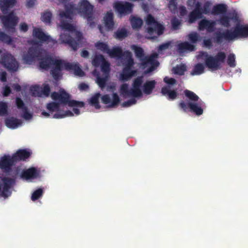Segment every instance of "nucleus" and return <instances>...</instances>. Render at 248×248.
Listing matches in <instances>:
<instances>
[{
  "mask_svg": "<svg viewBox=\"0 0 248 248\" xmlns=\"http://www.w3.org/2000/svg\"><path fill=\"white\" fill-rule=\"evenodd\" d=\"M171 24L174 29H176L180 24V22L176 18L173 19L171 20Z\"/></svg>",
  "mask_w": 248,
  "mask_h": 248,
  "instance_id": "nucleus-44",
  "label": "nucleus"
},
{
  "mask_svg": "<svg viewBox=\"0 0 248 248\" xmlns=\"http://www.w3.org/2000/svg\"><path fill=\"white\" fill-rule=\"evenodd\" d=\"M185 94L190 100L188 103L186 104L181 102L180 106L185 111L190 108L192 111L197 115L202 114L203 112L202 109L204 104L201 101L198 100V96L194 93L188 90L185 91Z\"/></svg>",
  "mask_w": 248,
  "mask_h": 248,
  "instance_id": "nucleus-10",
  "label": "nucleus"
},
{
  "mask_svg": "<svg viewBox=\"0 0 248 248\" xmlns=\"http://www.w3.org/2000/svg\"><path fill=\"white\" fill-rule=\"evenodd\" d=\"M156 84V82L155 80H147L143 83V78L141 76L137 77L133 80L131 87L126 83L122 84L119 89L120 95L124 98H130L124 102L122 106L130 107L135 104L137 99L141 98L143 94H150Z\"/></svg>",
  "mask_w": 248,
  "mask_h": 248,
  "instance_id": "nucleus-4",
  "label": "nucleus"
},
{
  "mask_svg": "<svg viewBox=\"0 0 248 248\" xmlns=\"http://www.w3.org/2000/svg\"><path fill=\"white\" fill-rule=\"evenodd\" d=\"M94 46L97 50L108 54L111 58L120 59L122 57V62L124 68L120 74V80L127 81L137 73V70L134 69L135 63L130 52L127 51L123 53L121 48L118 46L110 49L107 43L101 41L97 42Z\"/></svg>",
  "mask_w": 248,
  "mask_h": 248,
  "instance_id": "nucleus-5",
  "label": "nucleus"
},
{
  "mask_svg": "<svg viewBox=\"0 0 248 248\" xmlns=\"http://www.w3.org/2000/svg\"><path fill=\"white\" fill-rule=\"evenodd\" d=\"M0 40L8 44H10L11 42V38L1 31H0Z\"/></svg>",
  "mask_w": 248,
  "mask_h": 248,
  "instance_id": "nucleus-40",
  "label": "nucleus"
},
{
  "mask_svg": "<svg viewBox=\"0 0 248 248\" xmlns=\"http://www.w3.org/2000/svg\"><path fill=\"white\" fill-rule=\"evenodd\" d=\"M51 97L54 102L47 104L46 108L47 111L43 110L41 112V116L43 117L62 119L74 115H78L80 112V109L84 107L83 102L71 100L69 94L63 89L53 93Z\"/></svg>",
  "mask_w": 248,
  "mask_h": 248,
  "instance_id": "nucleus-3",
  "label": "nucleus"
},
{
  "mask_svg": "<svg viewBox=\"0 0 248 248\" xmlns=\"http://www.w3.org/2000/svg\"><path fill=\"white\" fill-rule=\"evenodd\" d=\"M43 194V190L42 189H38L35 190L32 194L31 196V200L33 201L38 199L41 196H42Z\"/></svg>",
  "mask_w": 248,
  "mask_h": 248,
  "instance_id": "nucleus-39",
  "label": "nucleus"
},
{
  "mask_svg": "<svg viewBox=\"0 0 248 248\" xmlns=\"http://www.w3.org/2000/svg\"><path fill=\"white\" fill-rule=\"evenodd\" d=\"M248 36V26L239 24H237L236 27L233 30L225 31L219 30L215 33V39L217 42H221L223 40H233Z\"/></svg>",
  "mask_w": 248,
  "mask_h": 248,
  "instance_id": "nucleus-8",
  "label": "nucleus"
},
{
  "mask_svg": "<svg viewBox=\"0 0 248 248\" xmlns=\"http://www.w3.org/2000/svg\"><path fill=\"white\" fill-rule=\"evenodd\" d=\"M204 66L201 63H198L194 66L191 74L192 75H199L204 72Z\"/></svg>",
  "mask_w": 248,
  "mask_h": 248,
  "instance_id": "nucleus-30",
  "label": "nucleus"
},
{
  "mask_svg": "<svg viewBox=\"0 0 248 248\" xmlns=\"http://www.w3.org/2000/svg\"><path fill=\"white\" fill-rule=\"evenodd\" d=\"M188 7H195V9L189 15V22L193 23L197 19L202 18V13L200 11L201 3L197 0H187Z\"/></svg>",
  "mask_w": 248,
  "mask_h": 248,
  "instance_id": "nucleus-18",
  "label": "nucleus"
},
{
  "mask_svg": "<svg viewBox=\"0 0 248 248\" xmlns=\"http://www.w3.org/2000/svg\"><path fill=\"white\" fill-rule=\"evenodd\" d=\"M102 102L108 107H116L120 102V98L116 93L106 94L101 97Z\"/></svg>",
  "mask_w": 248,
  "mask_h": 248,
  "instance_id": "nucleus-22",
  "label": "nucleus"
},
{
  "mask_svg": "<svg viewBox=\"0 0 248 248\" xmlns=\"http://www.w3.org/2000/svg\"><path fill=\"white\" fill-rule=\"evenodd\" d=\"M16 2V0H0V8L2 13L6 14L8 9L13 7Z\"/></svg>",
  "mask_w": 248,
  "mask_h": 248,
  "instance_id": "nucleus-26",
  "label": "nucleus"
},
{
  "mask_svg": "<svg viewBox=\"0 0 248 248\" xmlns=\"http://www.w3.org/2000/svg\"><path fill=\"white\" fill-rule=\"evenodd\" d=\"M93 10V6L87 0H81L77 7L71 4L65 5V13L61 12L59 14L60 23L58 27L61 29L59 40L62 43L68 44L74 50L85 45V39L69 22L72 15L78 13L86 18L90 26L93 27L92 20L94 19Z\"/></svg>",
  "mask_w": 248,
  "mask_h": 248,
  "instance_id": "nucleus-2",
  "label": "nucleus"
},
{
  "mask_svg": "<svg viewBox=\"0 0 248 248\" xmlns=\"http://www.w3.org/2000/svg\"><path fill=\"white\" fill-rule=\"evenodd\" d=\"M100 96V94L99 93H96L93 95L90 100V104L96 108H100L99 105V99Z\"/></svg>",
  "mask_w": 248,
  "mask_h": 248,
  "instance_id": "nucleus-33",
  "label": "nucleus"
},
{
  "mask_svg": "<svg viewBox=\"0 0 248 248\" xmlns=\"http://www.w3.org/2000/svg\"><path fill=\"white\" fill-rule=\"evenodd\" d=\"M225 58L226 55L223 52H219L214 56L209 55L206 52H201L197 57L199 60L204 61L207 67L212 71L220 69L224 62Z\"/></svg>",
  "mask_w": 248,
  "mask_h": 248,
  "instance_id": "nucleus-9",
  "label": "nucleus"
},
{
  "mask_svg": "<svg viewBox=\"0 0 248 248\" xmlns=\"http://www.w3.org/2000/svg\"><path fill=\"white\" fill-rule=\"evenodd\" d=\"M127 32L125 29H121L118 30L115 33V38L119 39H122L125 37L127 35Z\"/></svg>",
  "mask_w": 248,
  "mask_h": 248,
  "instance_id": "nucleus-36",
  "label": "nucleus"
},
{
  "mask_svg": "<svg viewBox=\"0 0 248 248\" xmlns=\"http://www.w3.org/2000/svg\"><path fill=\"white\" fill-rule=\"evenodd\" d=\"M11 93V90L10 87L6 85H5L3 88L2 91L1 92L2 95L4 97L8 96Z\"/></svg>",
  "mask_w": 248,
  "mask_h": 248,
  "instance_id": "nucleus-43",
  "label": "nucleus"
},
{
  "mask_svg": "<svg viewBox=\"0 0 248 248\" xmlns=\"http://www.w3.org/2000/svg\"><path fill=\"white\" fill-rule=\"evenodd\" d=\"M0 18L5 28L9 31L11 30V31L13 32L18 21L17 17L12 13L8 16H1Z\"/></svg>",
  "mask_w": 248,
  "mask_h": 248,
  "instance_id": "nucleus-21",
  "label": "nucleus"
},
{
  "mask_svg": "<svg viewBox=\"0 0 248 248\" xmlns=\"http://www.w3.org/2000/svg\"><path fill=\"white\" fill-rule=\"evenodd\" d=\"M12 87L14 90H16V91H19L21 89V87L20 85H19L18 84H13L12 85Z\"/></svg>",
  "mask_w": 248,
  "mask_h": 248,
  "instance_id": "nucleus-52",
  "label": "nucleus"
},
{
  "mask_svg": "<svg viewBox=\"0 0 248 248\" xmlns=\"http://www.w3.org/2000/svg\"><path fill=\"white\" fill-rule=\"evenodd\" d=\"M176 0H168V7L172 13H175L177 11Z\"/></svg>",
  "mask_w": 248,
  "mask_h": 248,
  "instance_id": "nucleus-38",
  "label": "nucleus"
},
{
  "mask_svg": "<svg viewBox=\"0 0 248 248\" xmlns=\"http://www.w3.org/2000/svg\"><path fill=\"white\" fill-rule=\"evenodd\" d=\"M78 88L80 91H86L88 89L89 86L85 83H81L78 86Z\"/></svg>",
  "mask_w": 248,
  "mask_h": 248,
  "instance_id": "nucleus-47",
  "label": "nucleus"
},
{
  "mask_svg": "<svg viewBox=\"0 0 248 248\" xmlns=\"http://www.w3.org/2000/svg\"><path fill=\"white\" fill-rule=\"evenodd\" d=\"M52 18V13L49 11H45L42 13L41 19L45 24H49Z\"/></svg>",
  "mask_w": 248,
  "mask_h": 248,
  "instance_id": "nucleus-32",
  "label": "nucleus"
},
{
  "mask_svg": "<svg viewBox=\"0 0 248 248\" xmlns=\"http://www.w3.org/2000/svg\"><path fill=\"white\" fill-rule=\"evenodd\" d=\"M0 63L12 71H16L18 68V63L14 56L5 50H0Z\"/></svg>",
  "mask_w": 248,
  "mask_h": 248,
  "instance_id": "nucleus-14",
  "label": "nucleus"
},
{
  "mask_svg": "<svg viewBox=\"0 0 248 248\" xmlns=\"http://www.w3.org/2000/svg\"><path fill=\"white\" fill-rule=\"evenodd\" d=\"M88 55H89V53L87 50H84L82 51V52L81 53V57H82L83 58H86L88 56Z\"/></svg>",
  "mask_w": 248,
  "mask_h": 248,
  "instance_id": "nucleus-51",
  "label": "nucleus"
},
{
  "mask_svg": "<svg viewBox=\"0 0 248 248\" xmlns=\"http://www.w3.org/2000/svg\"><path fill=\"white\" fill-rule=\"evenodd\" d=\"M16 104L22 117L26 120H30L32 118V113L28 110L24 102L19 97L16 98Z\"/></svg>",
  "mask_w": 248,
  "mask_h": 248,
  "instance_id": "nucleus-23",
  "label": "nucleus"
},
{
  "mask_svg": "<svg viewBox=\"0 0 248 248\" xmlns=\"http://www.w3.org/2000/svg\"><path fill=\"white\" fill-rule=\"evenodd\" d=\"M20 30L23 32H26L28 30V26L25 23H22L20 24Z\"/></svg>",
  "mask_w": 248,
  "mask_h": 248,
  "instance_id": "nucleus-45",
  "label": "nucleus"
},
{
  "mask_svg": "<svg viewBox=\"0 0 248 248\" xmlns=\"http://www.w3.org/2000/svg\"><path fill=\"white\" fill-rule=\"evenodd\" d=\"M179 11L181 16H184L186 14V9L184 6L180 7Z\"/></svg>",
  "mask_w": 248,
  "mask_h": 248,
  "instance_id": "nucleus-46",
  "label": "nucleus"
},
{
  "mask_svg": "<svg viewBox=\"0 0 248 248\" xmlns=\"http://www.w3.org/2000/svg\"><path fill=\"white\" fill-rule=\"evenodd\" d=\"M186 65L181 64L179 65H177L176 67H174L172 69L173 72L175 74L179 75H182L184 74V72L186 71Z\"/></svg>",
  "mask_w": 248,
  "mask_h": 248,
  "instance_id": "nucleus-34",
  "label": "nucleus"
},
{
  "mask_svg": "<svg viewBox=\"0 0 248 248\" xmlns=\"http://www.w3.org/2000/svg\"><path fill=\"white\" fill-rule=\"evenodd\" d=\"M30 91L34 96H48L49 94L50 88L48 85L45 83L41 87L38 85L31 86Z\"/></svg>",
  "mask_w": 248,
  "mask_h": 248,
  "instance_id": "nucleus-20",
  "label": "nucleus"
},
{
  "mask_svg": "<svg viewBox=\"0 0 248 248\" xmlns=\"http://www.w3.org/2000/svg\"><path fill=\"white\" fill-rule=\"evenodd\" d=\"M164 81L167 85L162 88V93L169 99H175L177 96V93L174 90L172 89V87L175 84V80L173 78L166 77L164 78Z\"/></svg>",
  "mask_w": 248,
  "mask_h": 248,
  "instance_id": "nucleus-15",
  "label": "nucleus"
},
{
  "mask_svg": "<svg viewBox=\"0 0 248 248\" xmlns=\"http://www.w3.org/2000/svg\"><path fill=\"white\" fill-rule=\"evenodd\" d=\"M170 42H168L160 46L158 49L159 54L163 53L165 50L169 48L170 46Z\"/></svg>",
  "mask_w": 248,
  "mask_h": 248,
  "instance_id": "nucleus-41",
  "label": "nucleus"
},
{
  "mask_svg": "<svg viewBox=\"0 0 248 248\" xmlns=\"http://www.w3.org/2000/svg\"><path fill=\"white\" fill-rule=\"evenodd\" d=\"M5 124L8 127L15 129L21 125L22 121L20 120L11 117L5 120Z\"/></svg>",
  "mask_w": 248,
  "mask_h": 248,
  "instance_id": "nucleus-27",
  "label": "nucleus"
},
{
  "mask_svg": "<svg viewBox=\"0 0 248 248\" xmlns=\"http://www.w3.org/2000/svg\"><path fill=\"white\" fill-rule=\"evenodd\" d=\"M8 106L6 102H0V116H4L7 114Z\"/></svg>",
  "mask_w": 248,
  "mask_h": 248,
  "instance_id": "nucleus-35",
  "label": "nucleus"
},
{
  "mask_svg": "<svg viewBox=\"0 0 248 248\" xmlns=\"http://www.w3.org/2000/svg\"><path fill=\"white\" fill-rule=\"evenodd\" d=\"M2 186H0V195L4 197L11 194L10 187L14 183V179L5 177L2 179Z\"/></svg>",
  "mask_w": 248,
  "mask_h": 248,
  "instance_id": "nucleus-24",
  "label": "nucleus"
},
{
  "mask_svg": "<svg viewBox=\"0 0 248 248\" xmlns=\"http://www.w3.org/2000/svg\"><path fill=\"white\" fill-rule=\"evenodd\" d=\"M104 27H99L100 32L106 35L105 31H111L114 27L113 14L112 12H107L104 17Z\"/></svg>",
  "mask_w": 248,
  "mask_h": 248,
  "instance_id": "nucleus-19",
  "label": "nucleus"
},
{
  "mask_svg": "<svg viewBox=\"0 0 248 248\" xmlns=\"http://www.w3.org/2000/svg\"><path fill=\"white\" fill-rule=\"evenodd\" d=\"M194 46L187 42L181 43L178 45V49L180 53L191 51L194 49Z\"/></svg>",
  "mask_w": 248,
  "mask_h": 248,
  "instance_id": "nucleus-28",
  "label": "nucleus"
},
{
  "mask_svg": "<svg viewBox=\"0 0 248 248\" xmlns=\"http://www.w3.org/2000/svg\"><path fill=\"white\" fill-rule=\"evenodd\" d=\"M227 63L231 67H235V57L233 54H230L227 58Z\"/></svg>",
  "mask_w": 248,
  "mask_h": 248,
  "instance_id": "nucleus-37",
  "label": "nucleus"
},
{
  "mask_svg": "<svg viewBox=\"0 0 248 248\" xmlns=\"http://www.w3.org/2000/svg\"><path fill=\"white\" fill-rule=\"evenodd\" d=\"M211 5L212 3L210 1H206L202 8H200V11L202 13V14L208 15L211 14Z\"/></svg>",
  "mask_w": 248,
  "mask_h": 248,
  "instance_id": "nucleus-31",
  "label": "nucleus"
},
{
  "mask_svg": "<svg viewBox=\"0 0 248 248\" xmlns=\"http://www.w3.org/2000/svg\"><path fill=\"white\" fill-rule=\"evenodd\" d=\"M130 22L133 29L135 30L140 28L143 23L142 19L136 16H131Z\"/></svg>",
  "mask_w": 248,
  "mask_h": 248,
  "instance_id": "nucleus-29",
  "label": "nucleus"
},
{
  "mask_svg": "<svg viewBox=\"0 0 248 248\" xmlns=\"http://www.w3.org/2000/svg\"><path fill=\"white\" fill-rule=\"evenodd\" d=\"M131 48L135 52L136 57L140 62L139 69L146 74L155 70L158 66L159 62L156 60L157 54L153 53L150 56H144L143 50L135 45L131 46Z\"/></svg>",
  "mask_w": 248,
  "mask_h": 248,
  "instance_id": "nucleus-7",
  "label": "nucleus"
},
{
  "mask_svg": "<svg viewBox=\"0 0 248 248\" xmlns=\"http://www.w3.org/2000/svg\"><path fill=\"white\" fill-rule=\"evenodd\" d=\"M35 3V0H27L26 6L28 7L32 6Z\"/></svg>",
  "mask_w": 248,
  "mask_h": 248,
  "instance_id": "nucleus-50",
  "label": "nucleus"
},
{
  "mask_svg": "<svg viewBox=\"0 0 248 248\" xmlns=\"http://www.w3.org/2000/svg\"><path fill=\"white\" fill-rule=\"evenodd\" d=\"M99 2H102V1H103L104 0H98Z\"/></svg>",
  "mask_w": 248,
  "mask_h": 248,
  "instance_id": "nucleus-54",
  "label": "nucleus"
},
{
  "mask_svg": "<svg viewBox=\"0 0 248 248\" xmlns=\"http://www.w3.org/2000/svg\"><path fill=\"white\" fill-rule=\"evenodd\" d=\"M15 174H19L23 179L30 181L40 177V171L35 168H31L22 171L17 169Z\"/></svg>",
  "mask_w": 248,
  "mask_h": 248,
  "instance_id": "nucleus-16",
  "label": "nucleus"
},
{
  "mask_svg": "<svg viewBox=\"0 0 248 248\" xmlns=\"http://www.w3.org/2000/svg\"><path fill=\"white\" fill-rule=\"evenodd\" d=\"M92 64L95 67L101 66L102 77L96 74V71L93 72V75L96 77V82L99 87L102 89L107 86L108 91H114L115 90L116 84L112 82L107 83V80L109 73V64L101 55H96L92 60Z\"/></svg>",
  "mask_w": 248,
  "mask_h": 248,
  "instance_id": "nucleus-6",
  "label": "nucleus"
},
{
  "mask_svg": "<svg viewBox=\"0 0 248 248\" xmlns=\"http://www.w3.org/2000/svg\"><path fill=\"white\" fill-rule=\"evenodd\" d=\"M216 25V21L203 19L199 23V30L201 31L206 30L208 32H214L215 31Z\"/></svg>",
  "mask_w": 248,
  "mask_h": 248,
  "instance_id": "nucleus-25",
  "label": "nucleus"
},
{
  "mask_svg": "<svg viewBox=\"0 0 248 248\" xmlns=\"http://www.w3.org/2000/svg\"><path fill=\"white\" fill-rule=\"evenodd\" d=\"M142 9L144 10V11H145V12H147V6L143 4L142 5Z\"/></svg>",
  "mask_w": 248,
  "mask_h": 248,
  "instance_id": "nucleus-53",
  "label": "nucleus"
},
{
  "mask_svg": "<svg viewBox=\"0 0 248 248\" xmlns=\"http://www.w3.org/2000/svg\"><path fill=\"white\" fill-rule=\"evenodd\" d=\"M31 154L29 150H19L12 156H4L0 159V168L4 171H7L15 162L25 160L29 157Z\"/></svg>",
  "mask_w": 248,
  "mask_h": 248,
  "instance_id": "nucleus-11",
  "label": "nucleus"
},
{
  "mask_svg": "<svg viewBox=\"0 0 248 248\" xmlns=\"http://www.w3.org/2000/svg\"><path fill=\"white\" fill-rule=\"evenodd\" d=\"M0 80L2 82H5L6 81V74L3 72L0 74Z\"/></svg>",
  "mask_w": 248,
  "mask_h": 248,
  "instance_id": "nucleus-49",
  "label": "nucleus"
},
{
  "mask_svg": "<svg viewBox=\"0 0 248 248\" xmlns=\"http://www.w3.org/2000/svg\"><path fill=\"white\" fill-rule=\"evenodd\" d=\"M204 45L206 47H210L212 45V42L210 39H204L203 40Z\"/></svg>",
  "mask_w": 248,
  "mask_h": 248,
  "instance_id": "nucleus-48",
  "label": "nucleus"
},
{
  "mask_svg": "<svg viewBox=\"0 0 248 248\" xmlns=\"http://www.w3.org/2000/svg\"><path fill=\"white\" fill-rule=\"evenodd\" d=\"M199 37V34L196 32H192L188 34V39L192 43H195Z\"/></svg>",
  "mask_w": 248,
  "mask_h": 248,
  "instance_id": "nucleus-42",
  "label": "nucleus"
},
{
  "mask_svg": "<svg viewBox=\"0 0 248 248\" xmlns=\"http://www.w3.org/2000/svg\"><path fill=\"white\" fill-rule=\"evenodd\" d=\"M227 7L224 4H218L214 6L211 11V14L214 15H222L219 22L222 25L229 27L231 22H236L238 17L235 13L226 14Z\"/></svg>",
  "mask_w": 248,
  "mask_h": 248,
  "instance_id": "nucleus-12",
  "label": "nucleus"
},
{
  "mask_svg": "<svg viewBox=\"0 0 248 248\" xmlns=\"http://www.w3.org/2000/svg\"><path fill=\"white\" fill-rule=\"evenodd\" d=\"M113 7L116 12L122 16L132 12L133 4L126 1H116L113 3Z\"/></svg>",
  "mask_w": 248,
  "mask_h": 248,
  "instance_id": "nucleus-17",
  "label": "nucleus"
},
{
  "mask_svg": "<svg viewBox=\"0 0 248 248\" xmlns=\"http://www.w3.org/2000/svg\"><path fill=\"white\" fill-rule=\"evenodd\" d=\"M145 22L147 33V38L153 39L163 33L164 29L163 26L155 21L151 15H148L147 16Z\"/></svg>",
  "mask_w": 248,
  "mask_h": 248,
  "instance_id": "nucleus-13",
  "label": "nucleus"
},
{
  "mask_svg": "<svg viewBox=\"0 0 248 248\" xmlns=\"http://www.w3.org/2000/svg\"><path fill=\"white\" fill-rule=\"evenodd\" d=\"M32 36L38 41H30L32 46L29 48L27 52L22 55V60L24 63L32 64L38 62L39 67L42 69L51 67V74L56 79L62 76L63 70L72 73L77 76L83 77L84 75V72L77 62L70 63L59 58L52 59L46 57V51L40 49L42 44L46 43L49 46H52L56 44L57 41L52 39L41 29L34 28Z\"/></svg>",
  "mask_w": 248,
  "mask_h": 248,
  "instance_id": "nucleus-1",
  "label": "nucleus"
}]
</instances>
